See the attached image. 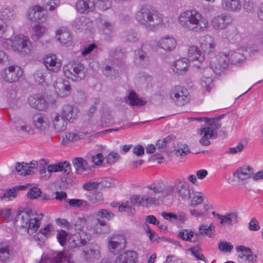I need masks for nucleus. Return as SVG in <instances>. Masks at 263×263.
Here are the masks:
<instances>
[{"label": "nucleus", "mask_w": 263, "mask_h": 263, "mask_svg": "<svg viewBox=\"0 0 263 263\" xmlns=\"http://www.w3.org/2000/svg\"><path fill=\"white\" fill-rule=\"evenodd\" d=\"M178 21L183 29L196 32H203L210 27L208 19L196 9L187 10L180 13Z\"/></svg>", "instance_id": "nucleus-1"}, {"label": "nucleus", "mask_w": 263, "mask_h": 263, "mask_svg": "<svg viewBox=\"0 0 263 263\" xmlns=\"http://www.w3.org/2000/svg\"><path fill=\"white\" fill-rule=\"evenodd\" d=\"M2 48L11 49L14 52L22 55L30 56L34 52V47L30 39L23 35H17L9 39L0 40Z\"/></svg>", "instance_id": "nucleus-2"}, {"label": "nucleus", "mask_w": 263, "mask_h": 263, "mask_svg": "<svg viewBox=\"0 0 263 263\" xmlns=\"http://www.w3.org/2000/svg\"><path fill=\"white\" fill-rule=\"evenodd\" d=\"M135 19L146 29L153 30L163 24V16L153 7L142 6L136 12Z\"/></svg>", "instance_id": "nucleus-3"}, {"label": "nucleus", "mask_w": 263, "mask_h": 263, "mask_svg": "<svg viewBox=\"0 0 263 263\" xmlns=\"http://www.w3.org/2000/svg\"><path fill=\"white\" fill-rule=\"evenodd\" d=\"M42 218V213H36L34 210L26 208L17 215L16 222L21 227L27 229L28 234L31 235L39 230Z\"/></svg>", "instance_id": "nucleus-4"}, {"label": "nucleus", "mask_w": 263, "mask_h": 263, "mask_svg": "<svg viewBox=\"0 0 263 263\" xmlns=\"http://www.w3.org/2000/svg\"><path fill=\"white\" fill-rule=\"evenodd\" d=\"M158 203V199L152 195H134L132 196L130 201L122 202L121 204L118 202H113L111 206L118 207L120 212H127L129 214H133L135 210L133 208L134 205L141 206H148L156 204Z\"/></svg>", "instance_id": "nucleus-5"}, {"label": "nucleus", "mask_w": 263, "mask_h": 263, "mask_svg": "<svg viewBox=\"0 0 263 263\" xmlns=\"http://www.w3.org/2000/svg\"><path fill=\"white\" fill-rule=\"evenodd\" d=\"M206 125L201 127L198 131L200 136L199 142L203 145H208L210 144V139L213 138L217 134V130L221 125L219 121L215 119H206Z\"/></svg>", "instance_id": "nucleus-6"}, {"label": "nucleus", "mask_w": 263, "mask_h": 263, "mask_svg": "<svg viewBox=\"0 0 263 263\" xmlns=\"http://www.w3.org/2000/svg\"><path fill=\"white\" fill-rule=\"evenodd\" d=\"M63 73L67 78L73 81H79L85 78L86 70L83 64L74 61L64 65Z\"/></svg>", "instance_id": "nucleus-7"}, {"label": "nucleus", "mask_w": 263, "mask_h": 263, "mask_svg": "<svg viewBox=\"0 0 263 263\" xmlns=\"http://www.w3.org/2000/svg\"><path fill=\"white\" fill-rule=\"evenodd\" d=\"M144 190L149 195H160L165 197L171 195L174 192V186L171 184L165 185L161 181H157L144 187Z\"/></svg>", "instance_id": "nucleus-8"}, {"label": "nucleus", "mask_w": 263, "mask_h": 263, "mask_svg": "<svg viewBox=\"0 0 263 263\" xmlns=\"http://www.w3.org/2000/svg\"><path fill=\"white\" fill-rule=\"evenodd\" d=\"M72 254L68 251L59 252L50 251L48 254H43L39 263H61L67 262L72 263Z\"/></svg>", "instance_id": "nucleus-9"}, {"label": "nucleus", "mask_w": 263, "mask_h": 263, "mask_svg": "<svg viewBox=\"0 0 263 263\" xmlns=\"http://www.w3.org/2000/svg\"><path fill=\"white\" fill-rule=\"evenodd\" d=\"M126 239L124 235L115 234L108 237L107 247L109 252L117 254L122 251L126 246Z\"/></svg>", "instance_id": "nucleus-10"}, {"label": "nucleus", "mask_w": 263, "mask_h": 263, "mask_svg": "<svg viewBox=\"0 0 263 263\" xmlns=\"http://www.w3.org/2000/svg\"><path fill=\"white\" fill-rule=\"evenodd\" d=\"M170 96L174 103L178 106L184 105L190 100L188 90L180 86L173 87L170 92Z\"/></svg>", "instance_id": "nucleus-11"}, {"label": "nucleus", "mask_w": 263, "mask_h": 263, "mask_svg": "<svg viewBox=\"0 0 263 263\" xmlns=\"http://www.w3.org/2000/svg\"><path fill=\"white\" fill-rule=\"evenodd\" d=\"M23 73V69L20 66L12 65L1 70L0 76L6 82L12 83L17 81Z\"/></svg>", "instance_id": "nucleus-12"}, {"label": "nucleus", "mask_w": 263, "mask_h": 263, "mask_svg": "<svg viewBox=\"0 0 263 263\" xmlns=\"http://www.w3.org/2000/svg\"><path fill=\"white\" fill-rule=\"evenodd\" d=\"M230 63L229 53H219L216 58H213L210 62V69L215 73L219 74L222 69L226 68Z\"/></svg>", "instance_id": "nucleus-13"}, {"label": "nucleus", "mask_w": 263, "mask_h": 263, "mask_svg": "<svg viewBox=\"0 0 263 263\" xmlns=\"http://www.w3.org/2000/svg\"><path fill=\"white\" fill-rule=\"evenodd\" d=\"M27 16L32 22L42 23L47 18L48 14L44 7L39 5H34L31 7L27 12Z\"/></svg>", "instance_id": "nucleus-14"}, {"label": "nucleus", "mask_w": 263, "mask_h": 263, "mask_svg": "<svg viewBox=\"0 0 263 263\" xmlns=\"http://www.w3.org/2000/svg\"><path fill=\"white\" fill-rule=\"evenodd\" d=\"M90 239V235L85 232L76 233L69 238V248L72 249L85 245Z\"/></svg>", "instance_id": "nucleus-15"}, {"label": "nucleus", "mask_w": 263, "mask_h": 263, "mask_svg": "<svg viewBox=\"0 0 263 263\" xmlns=\"http://www.w3.org/2000/svg\"><path fill=\"white\" fill-rule=\"evenodd\" d=\"M32 123L34 127L42 131L47 130L51 124L50 116L44 114H36L33 116Z\"/></svg>", "instance_id": "nucleus-16"}, {"label": "nucleus", "mask_w": 263, "mask_h": 263, "mask_svg": "<svg viewBox=\"0 0 263 263\" xmlns=\"http://www.w3.org/2000/svg\"><path fill=\"white\" fill-rule=\"evenodd\" d=\"M43 63L47 70L53 72H58L62 67L61 60L54 54H48L43 59Z\"/></svg>", "instance_id": "nucleus-17"}, {"label": "nucleus", "mask_w": 263, "mask_h": 263, "mask_svg": "<svg viewBox=\"0 0 263 263\" xmlns=\"http://www.w3.org/2000/svg\"><path fill=\"white\" fill-rule=\"evenodd\" d=\"M14 128L20 135L27 136L33 133V128L29 121L24 118L18 119L14 122Z\"/></svg>", "instance_id": "nucleus-18"}, {"label": "nucleus", "mask_w": 263, "mask_h": 263, "mask_svg": "<svg viewBox=\"0 0 263 263\" xmlns=\"http://www.w3.org/2000/svg\"><path fill=\"white\" fill-rule=\"evenodd\" d=\"M175 187L179 196L183 200L187 199L192 193L190 184L184 179H177Z\"/></svg>", "instance_id": "nucleus-19"}, {"label": "nucleus", "mask_w": 263, "mask_h": 263, "mask_svg": "<svg viewBox=\"0 0 263 263\" xmlns=\"http://www.w3.org/2000/svg\"><path fill=\"white\" fill-rule=\"evenodd\" d=\"M50 119L52 126L57 132H61L66 129L67 121L60 113L51 112L50 114Z\"/></svg>", "instance_id": "nucleus-20"}, {"label": "nucleus", "mask_w": 263, "mask_h": 263, "mask_svg": "<svg viewBox=\"0 0 263 263\" xmlns=\"http://www.w3.org/2000/svg\"><path fill=\"white\" fill-rule=\"evenodd\" d=\"M55 36L59 43L65 46L72 44V39L70 32L66 27H61L55 31Z\"/></svg>", "instance_id": "nucleus-21"}, {"label": "nucleus", "mask_w": 263, "mask_h": 263, "mask_svg": "<svg viewBox=\"0 0 263 263\" xmlns=\"http://www.w3.org/2000/svg\"><path fill=\"white\" fill-rule=\"evenodd\" d=\"M199 44L200 48L205 53H213L215 50L216 42L214 38L210 35L206 34L201 37Z\"/></svg>", "instance_id": "nucleus-22"}, {"label": "nucleus", "mask_w": 263, "mask_h": 263, "mask_svg": "<svg viewBox=\"0 0 263 263\" xmlns=\"http://www.w3.org/2000/svg\"><path fill=\"white\" fill-rule=\"evenodd\" d=\"M238 253V257L241 260L239 261L256 262L257 256L252 253V250L244 246H239L236 247Z\"/></svg>", "instance_id": "nucleus-23"}, {"label": "nucleus", "mask_w": 263, "mask_h": 263, "mask_svg": "<svg viewBox=\"0 0 263 263\" xmlns=\"http://www.w3.org/2000/svg\"><path fill=\"white\" fill-rule=\"evenodd\" d=\"M189 67V60L185 58L177 60L171 64V68L173 71L179 75H183L187 72Z\"/></svg>", "instance_id": "nucleus-24"}, {"label": "nucleus", "mask_w": 263, "mask_h": 263, "mask_svg": "<svg viewBox=\"0 0 263 263\" xmlns=\"http://www.w3.org/2000/svg\"><path fill=\"white\" fill-rule=\"evenodd\" d=\"M230 20L229 16L227 14L214 15L211 20V25L215 30L223 29L229 25Z\"/></svg>", "instance_id": "nucleus-25"}, {"label": "nucleus", "mask_w": 263, "mask_h": 263, "mask_svg": "<svg viewBox=\"0 0 263 263\" xmlns=\"http://www.w3.org/2000/svg\"><path fill=\"white\" fill-rule=\"evenodd\" d=\"M54 88L57 94L60 97L68 96L71 90L69 83L61 79H57L54 83Z\"/></svg>", "instance_id": "nucleus-26"}, {"label": "nucleus", "mask_w": 263, "mask_h": 263, "mask_svg": "<svg viewBox=\"0 0 263 263\" xmlns=\"http://www.w3.org/2000/svg\"><path fill=\"white\" fill-rule=\"evenodd\" d=\"M28 102L31 107L40 110H44L48 107L47 102L44 97L39 95L29 96Z\"/></svg>", "instance_id": "nucleus-27"}, {"label": "nucleus", "mask_w": 263, "mask_h": 263, "mask_svg": "<svg viewBox=\"0 0 263 263\" xmlns=\"http://www.w3.org/2000/svg\"><path fill=\"white\" fill-rule=\"evenodd\" d=\"M61 115L69 122H73L79 116V110L76 107L71 105H64L61 110Z\"/></svg>", "instance_id": "nucleus-28"}, {"label": "nucleus", "mask_w": 263, "mask_h": 263, "mask_svg": "<svg viewBox=\"0 0 263 263\" xmlns=\"http://www.w3.org/2000/svg\"><path fill=\"white\" fill-rule=\"evenodd\" d=\"M177 44V41L174 37L170 35H166L159 39L157 46L166 51H172L175 49Z\"/></svg>", "instance_id": "nucleus-29"}, {"label": "nucleus", "mask_w": 263, "mask_h": 263, "mask_svg": "<svg viewBox=\"0 0 263 263\" xmlns=\"http://www.w3.org/2000/svg\"><path fill=\"white\" fill-rule=\"evenodd\" d=\"M221 8L227 11L238 13L242 9V3L240 0H221Z\"/></svg>", "instance_id": "nucleus-30"}, {"label": "nucleus", "mask_w": 263, "mask_h": 263, "mask_svg": "<svg viewBox=\"0 0 263 263\" xmlns=\"http://www.w3.org/2000/svg\"><path fill=\"white\" fill-rule=\"evenodd\" d=\"M72 163L78 174H83L85 172L91 171L94 167V165L89 164L85 159L77 157L73 159Z\"/></svg>", "instance_id": "nucleus-31"}, {"label": "nucleus", "mask_w": 263, "mask_h": 263, "mask_svg": "<svg viewBox=\"0 0 263 263\" xmlns=\"http://www.w3.org/2000/svg\"><path fill=\"white\" fill-rule=\"evenodd\" d=\"M211 69L210 68H204L203 71V75L201 78L200 85L202 90L204 92H210L213 86V78L209 74Z\"/></svg>", "instance_id": "nucleus-32"}, {"label": "nucleus", "mask_w": 263, "mask_h": 263, "mask_svg": "<svg viewBox=\"0 0 263 263\" xmlns=\"http://www.w3.org/2000/svg\"><path fill=\"white\" fill-rule=\"evenodd\" d=\"M96 4L94 0H79L76 5L78 11L82 13H87L95 10Z\"/></svg>", "instance_id": "nucleus-33"}, {"label": "nucleus", "mask_w": 263, "mask_h": 263, "mask_svg": "<svg viewBox=\"0 0 263 263\" xmlns=\"http://www.w3.org/2000/svg\"><path fill=\"white\" fill-rule=\"evenodd\" d=\"M213 214L220 220L221 224L232 225L237 222L238 213L236 212H231L224 215L215 214L214 212Z\"/></svg>", "instance_id": "nucleus-34"}, {"label": "nucleus", "mask_w": 263, "mask_h": 263, "mask_svg": "<svg viewBox=\"0 0 263 263\" xmlns=\"http://www.w3.org/2000/svg\"><path fill=\"white\" fill-rule=\"evenodd\" d=\"M138 258L137 253L136 251L129 250L120 254L116 261L119 263H136Z\"/></svg>", "instance_id": "nucleus-35"}, {"label": "nucleus", "mask_w": 263, "mask_h": 263, "mask_svg": "<svg viewBox=\"0 0 263 263\" xmlns=\"http://www.w3.org/2000/svg\"><path fill=\"white\" fill-rule=\"evenodd\" d=\"M37 166L38 163L36 161L30 162L29 163H17L16 165V170L20 175H26L29 174L33 169Z\"/></svg>", "instance_id": "nucleus-36"}, {"label": "nucleus", "mask_w": 263, "mask_h": 263, "mask_svg": "<svg viewBox=\"0 0 263 263\" xmlns=\"http://www.w3.org/2000/svg\"><path fill=\"white\" fill-rule=\"evenodd\" d=\"M253 174L252 168L249 166L245 165L237 169L234 173V176L239 180L243 181L250 178Z\"/></svg>", "instance_id": "nucleus-37"}, {"label": "nucleus", "mask_w": 263, "mask_h": 263, "mask_svg": "<svg viewBox=\"0 0 263 263\" xmlns=\"http://www.w3.org/2000/svg\"><path fill=\"white\" fill-rule=\"evenodd\" d=\"M70 171V167L68 163L66 161L59 163L55 164L48 165L47 167V171L49 174L58 172H63L64 173L68 174Z\"/></svg>", "instance_id": "nucleus-38"}, {"label": "nucleus", "mask_w": 263, "mask_h": 263, "mask_svg": "<svg viewBox=\"0 0 263 263\" xmlns=\"http://www.w3.org/2000/svg\"><path fill=\"white\" fill-rule=\"evenodd\" d=\"M187 55L189 58L192 61H197L202 62L204 59V53L197 46L194 45L190 46L189 47Z\"/></svg>", "instance_id": "nucleus-39"}, {"label": "nucleus", "mask_w": 263, "mask_h": 263, "mask_svg": "<svg viewBox=\"0 0 263 263\" xmlns=\"http://www.w3.org/2000/svg\"><path fill=\"white\" fill-rule=\"evenodd\" d=\"M92 25L90 19L85 16L76 18L72 23L73 27L76 29L88 30Z\"/></svg>", "instance_id": "nucleus-40"}, {"label": "nucleus", "mask_w": 263, "mask_h": 263, "mask_svg": "<svg viewBox=\"0 0 263 263\" xmlns=\"http://www.w3.org/2000/svg\"><path fill=\"white\" fill-rule=\"evenodd\" d=\"M178 236L183 240L195 242L198 240L199 234L190 229H182L178 232Z\"/></svg>", "instance_id": "nucleus-41"}, {"label": "nucleus", "mask_w": 263, "mask_h": 263, "mask_svg": "<svg viewBox=\"0 0 263 263\" xmlns=\"http://www.w3.org/2000/svg\"><path fill=\"white\" fill-rule=\"evenodd\" d=\"M49 73L47 70L44 69H39L36 70L34 74L33 78L36 83L43 86L47 85V77Z\"/></svg>", "instance_id": "nucleus-42"}, {"label": "nucleus", "mask_w": 263, "mask_h": 263, "mask_svg": "<svg viewBox=\"0 0 263 263\" xmlns=\"http://www.w3.org/2000/svg\"><path fill=\"white\" fill-rule=\"evenodd\" d=\"M26 188L25 185L16 186L13 188L10 189L1 196L0 199L5 201L12 200L16 197L18 191L23 190Z\"/></svg>", "instance_id": "nucleus-43"}, {"label": "nucleus", "mask_w": 263, "mask_h": 263, "mask_svg": "<svg viewBox=\"0 0 263 263\" xmlns=\"http://www.w3.org/2000/svg\"><path fill=\"white\" fill-rule=\"evenodd\" d=\"M97 221V223L93 227H91L90 230L97 234H106L109 232V227L104 221L100 220Z\"/></svg>", "instance_id": "nucleus-44"}, {"label": "nucleus", "mask_w": 263, "mask_h": 263, "mask_svg": "<svg viewBox=\"0 0 263 263\" xmlns=\"http://www.w3.org/2000/svg\"><path fill=\"white\" fill-rule=\"evenodd\" d=\"M189 204L192 206H196L201 204L204 200L201 193L192 192L187 198Z\"/></svg>", "instance_id": "nucleus-45"}, {"label": "nucleus", "mask_w": 263, "mask_h": 263, "mask_svg": "<svg viewBox=\"0 0 263 263\" xmlns=\"http://www.w3.org/2000/svg\"><path fill=\"white\" fill-rule=\"evenodd\" d=\"M11 255L9 246L5 242H0V261H7Z\"/></svg>", "instance_id": "nucleus-46"}, {"label": "nucleus", "mask_w": 263, "mask_h": 263, "mask_svg": "<svg viewBox=\"0 0 263 263\" xmlns=\"http://www.w3.org/2000/svg\"><path fill=\"white\" fill-rule=\"evenodd\" d=\"M34 33L31 35V38L36 41L42 37L47 30V28L43 25L37 24L33 27Z\"/></svg>", "instance_id": "nucleus-47"}, {"label": "nucleus", "mask_w": 263, "mask_h": 263, "mask_svg": "<svg viewBox=\"0 0 263 263\" xmlns=\"http://www.w3.org/2000/svg\"><path fill=\"white\" fill-rule=\"evenodd\" d=\"M0 16L1 17L0 19L4 21V20H11L14 18L15 13L9 7L3 6L0 10Z\"/></svg>", "instance_id": "nucleus-48"}, {"label": "nucleus", "mask_w": 263, "mask_h": 263, "mask_svg": "<svg viewBox=\"0 0 263 263\" xmlns=\"http://www.w3.org/2000/svg\"><path fill=\"white\" fill-rule=\"evenodd\" d=\"M199 234L206 235L209 237H212L215 234V227L213 224H202L199 227Z\"/></svg>", "instance_id": "nucleus-49"}, {"label": "nucleus", "mask_w": 263, "mask_h": 263, "mask_svg": "<svg viewBox=\"0 0 263 263\" xmlns=\"http://www.w3.org/2000/svg\"><path fill=\"white\" fill-rule=\"evenodd\" d=\"M230 62L233 64H239L242 62L245 58L243 54L235 51H230L229 52Z\"/></svg>", "instance_id": "nucleus-50"}, {"label": "nucleus", "mask_w": 263, "mask_h": 263, "mask_svg": "<svg viewBox=\"0 0 263 263\" xmlns=\"http://www.w3.org/2000/svg\"><path fill=\"white\" fill-rule=\"evenodd\" d=\"M146 60V54L144 51L139 49L135 51L134 62L136 65H143Z\"/></svg>", "instance_id": "nucleus-51"}, {"label": "nucleus", "mask_w": 263, "mask_h": 263, "mask_svg": "<svg viewBox=\"0 0 263 263\" xmlns=\"http://www.w3.org/2000/svg\"><path fill=\"white\" fill-rule=\"evenodd\" d=\"M128 100L131 105L143 106L146 102L139 98L135 92L132 91L128 96Z\"/></svg>", "instance_id": "nucleus-52"}, {"label": "nucleus", "mask_w": 263, "mask_h": 263, "mask_svg": "<svg viewBox=\"0 0 263 263\" xmlns=\"http://www.w3.org/2000/svg\"><path fill=\"white\" fill-rule=\"evenodd\" d=\"M68 204L71 206L82 209H88L89 206V203L86 201L78 199H69Z\"/></svg>", "instance_id": "nucleus-53"}, {"label": "nucleus", "mask_w": 263, "mask_h": 263, "mask_svg": "<svg viewBox=\"0 0 263 263\" xmlns=\"http://www.w3.org/2000/svg\"><path fill=\"white\" fill-rule=\"evenodd\" d=\"M242 7L246 12L253 13L255 11L256 4L254 0H243Z\"/></svg>", "instance_id": "nucleus-54"}, {"label": "nucleus", "mask_w": 263, "mask_h": 263, "mask_svg": "<svg viewBox=\"0 0 263 263\" xmlns=\"http://www.w3.org/2000/svg\"><path fill=\"white\" fill-rule=\"evenodd\" d=\"M174 148L177 156H183L190 153L187 145L181 142L177 143L174 146Z\"/></svg>", "instance_id": "nucleus-55"}, {"label": "nucleus", "mask_w": 263, "mask_h": 263, "mask_svg": "<svg viewBox=\"0 0 263 263\" xmlns=\"http://www.w3.org/2000/svg\"><path fill=\"white\" fill-rule=\"evenodd\" d=\"M60 0H42L43 7L50 11H54L60 6Z\"/></svg>", "instance_id": "nucleus-56"}, {"label": "nucleus", "mask_w": 263, "mask_h": 263, "mask_svg": "<svg viewBox=\"0 0 263 263\" xmlns=\"http://www.w3.org/2000/svg\"><path fill=\"white\" fill-rule=\"evenodd\" d=\"M99 28L100 31L106 35H109L114 31L113 25L108 21H103Z\"/></svg>", "instance_id": "nucleus-57"}, {"label": "nucleus", "mask_w": 263, "mask_h": 263, "mask_svg": "<svg viewBox=\"0 0 263 263\" xmlns=\"http://www.w3.org/2000/svg\"><path fill=\"white\" fill-rule=\"evenodd\" d=\"M87 132H79L78 133H69L65 135L66 139L67 141L70 142H73L78 141L83 138Z\"/></svg>", "instance_id": "nucleus-58"}, {"label": "nucleus", "mask_w": 263, "mask_h": 263, "mask_svg": "<svg viewBox=\"0 0 263 263\" xmlns=\"http://www.w3.org/2000/svg\"><path fill=\"white\" fill-rule=\"evenodd\" d=\"M68 233L62 229L58 230L57 234V238L61 246H64L67 239Z\"/></svg>", "instance_id": "nucleus-59"}, {"label": "nucleus", "mask_w": 263, "mask_h": 263, "mask_svg": "<svg viewBox=\"0 0 263 263\" xmlns=\"http://www.w3.org/2000/svg\"><path fill=\"white\" fill-rule=\"evenodd\" d=\"M95 216L97 218V220H100V218L110 219L114 217V214L107 210L102 209L95 214Z\"/></svg>", "instance_id": "nucleus-60"}, {"label": "nucleus", "mask_w": 263, "mask_h": 263, "mask_svg": "<svg viewBox=\"0 0 263 263\" xmlns=\"http://www.w3.org/2000/svg\"><path fill=\"white\" fill-rule=\"evenodd\" d=\"M233 248V245L227 241H220L218 245L219 250L223 253H230Z\"/></svg>", "instance_id": "nucleus-61"}, {"label": "nucleus", "mask_w": 263, "mask_h": 263, "mask_svg": "<svg viewBox=\"0 0 263 263\" xmlns=\"http://www.w3.org/2000/svg\"><path fill=\"white\" fill-rule=\"evenodd\" d=\"M83 253L86 259H98L100 257L99 249H90L88 252L84 251Z\"/></svg>", "instance_id": "nucleus-62"}, {"label": "nucleus", "mask_w": 263, "mask_h": 263, "mask_svg": "<svg viewBox=\"0 0 263 263\" xmlns=\"http://www.w3.org/2000/svg\"><path fill=\"white\" fill-rule=\"evenodd\" d=\"M119 158V155L117 152L112 151L110 152L105 158L107 163L112 164L117 162Z\"/></svg>", "instance_id": "nucleus-63"}, {"label": "nucleus", "mask_w": 263, "mask_h": 263, "mask_svg": "<svg viewBox=\"0 0 263 263\" xmlns=\"http://www.w3.org/2000/svg\"><path fill=\"white\" fill-rule=\"evenodd\" d=\"M54 231V227L51 224H48L40 230V232L46 237L51 236Z\"/></svg>", "instance_id": "nucleus-64"}]
</instances>
